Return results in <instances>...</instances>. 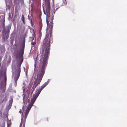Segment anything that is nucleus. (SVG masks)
Wrapping results in <instances>:
<instances>
[{"label": "nucleus", "instance_id": "obj_21", "mask_svg": "<svg viewBox=\"0 0 127 127\" xmlns=\"http://www.w3.org/2000/svg\"><path fill=\"white\" fill-rule=\"evenodd\" d=\"M30 101V100L29 99H28V102H29Z\"/></svg>", "mask_w": 127, "mask_h": 127}, {"label": "nucleus", "instance_id": "obj_24", "mask_svg": "<svg viewBox=\"0 0 127 127\" xmlns=\"http://www.w3.org/2000/svg\"><path fill=\"white\" fill-rule=\"evenodd\" d=\"M29 16H28V19L29 20L30 19V18L29 17Z\"/></svg>", "mask_w": 127, "mask_h": 127}, {"label": "nucleus", "instance_id": "obj_3", "mask_svg": "<svg viewBox=\"0 0 127 127\" xmlns=\"http://www.w3.org/2000/svg\"><path fill=\"white\" fill-rule=\"evenodd\" d=\"M50 79H48L46 82H45L41 86L39 87V88L37 89L36 92L34 95H33L32 97L31 98V101L30 104L33 105L36 99L39 95L43 89L50 82Z\"/></svg>", "mask_w": 127, "mask_h": 127}, {"label": "nucleus", "instance_id": "obj_7", "mask_svg": "<svg viewBox=\"0 0 127 127\" xmlns=\"http://www.w3.org/2000/svg\"><path fill=\"white\" fill-rule=\"evenodd\" d=\"M23 102L24 103V105L25 102V96L26 95V92H25V89L24 88L23 89ZM22 110L23 112L24 111V105L22 107Z\"/></svg>", "mask_w": 127, "mask_h": 127}, {"label": "nucleus", "instance_id": "obj_18", "mask_svg": "<svg viewBox=\"0 0 127 127\" xmlns=\"http://www.w3.org/2000/svg\"><path fill=\"white\" fill-rule=\"evenodd\" d=\"M31 23L32 25L33 24V23L32 22V20H31Z\"/></svg>", "mask_w": 127, "mask_h": 127}, {"label": "nucleus", "instance_id": "obj_22", "mask_svg": "<svg viewBox=\"0 0 127 127\" xmlns=\"http://www.w3.org/2000/svg\"><path fill=\"white\" fill-rule=\"evenodd\" d=\"M30 89H31V88H30V87H29L28 88V90L29 91V90H30Z\"/></svg>", "mask_w": 127, "mask_h": 127}, {"label": "nucleus", "instance_id": "obj_25", "mask_svg": "<svg viewBox=\"0 0 127 127\" xmlns=\"http://www.w3.org/2000/svg\"><path fill=\"white\" fill-rule=\"evenodd\" d=\"M58 9V8H56V10L57 9Z\"/></svg>", "mask_w": 127, "mask_h": 127}, {"label": "nucleus", "instance_id": "obj_14", "mask_svg": "<svg viewBox=\"0 0 127 127\" xmlns=\"http://www.w3.org/2000/svg\"><path fill=\"white\" fill-rule=\"evenodd\" d=\"M62 5H65L66 4L67 2L66 0H63Z\"/></svg>", "mask_w": 127, "mask_h": 127}, {"label": "nucleus", "instance_id": "obj_9", "mask_svg": "<svg viewBox=\"0 0 127 127\" xmlns=\"http://www.w3.org/2000/svg\"><path fill=\"white\" fill-rule=\"evenodd\" d=\"M12 102L13 99L12 98L10 97V99L9 100V105H8V106L7 107V108L8 109H10V107H11L12 104Z\"/></svg>", "mask_w": 127, "mask_h": 127}, {"label": "nucleus", "instance_id": "obj_19", "mask_svg": "<svg viewBox=\"0 0 127 127\" xmlns=\"http://www.w3.org/2000/svg\"><path fill=\"white\" fill-rule=\"evenodd\" d=\"M43 12H44V13L45 14H46V12H45V10H44V9H43Z\"/></svg>", "mask_w": 127, "mask_h": 127}, {"label": "nucleus", "instance_id": "obj_2", "mask_svg": "<svg viewBox=\"0 0 127 127\" xmlns=\"http://www.w3.org/2000/svg\"><path fill=\"white\" fill-rule=\"evenodd\" d=\"M21 53L22 55H23V52H21L18 51H15L14 53V55L16 59L19 58H20V61L17 63V64L15 65L14 67H12V68L13 75H15L14 80L15 87L16 86L17 81L20 76L21 72V65L23 61V58L21 57Z\"/></svg>", "mask_w": 127, "mask_h": 127}, {"label": "nucleus", "instance_id": "obj_23", "mask_svg": "<svg viewBox=\"0 0 127 127\" xmlns=\"http://www.w3.org/2000/svg\"><path fill=\"white\" fill-rule=\"evenodd\" d=\"M26 74L27 76V72L26 71Z\"/></svg>", "mask_w": 127, "mask_h": 127}, {"label": "nucleus", "instance_id": "obj_16", "mask_svg": "<svg viewBox=\"0 0 127 127\" xmlns=\"http://www.w3.org/2000/svg\"><path fill=\"white\" fill-rule=\"evenodd\" d=\"M23 84L24 85V86L23 87V88H24V87L25 86L26 84H25V82H24L23 83Z\"/></svg>", "mask_w": 127, "mask_h": 127}, {"label": "nucleus", "instance_id": "obj_1", "mask_svg": "<svg viewBox=\"0 0 127 127\" xmlns=\"http://www.w3.org/2000/svg\"><path fill=\"white\" fill-rule=\"evenodd\" d=\"M45 8L46 11V23L47 27L46 30V37L44 39L42 46L41 50V54L40 57L39 68L37 70L36 63L35 61L34 70L33 75V85L31 89V95L33 93L36 87L40 84L44 74L45 68L47 66L48 55L50 52V41L52 32L53 26L52 17L50 16V1H45Z\"/></svg>", "mask_w": 127, "mask_h": 127}, {"label": "nucleus", "instance_id": "obj_27", "mask_svg": "<svg viewBox=\"0 0 127 127\" xmlns=\"http://www.w3.org/2000/svg\"><path fill=\"white\" fill-rule=\"evenodd\" d=\"M24 70H25V68L24 67Z\"/></svg>", "mask_w": 127, "mask_h": 127}, {"label": "nucleus", "instance_id": "obj_6", "mask_svg": "<svg viewBox=\"0 0 127 127\" xmlns=\"http://www.w3.org/2000/svg\"><path fill=\"white\" fill-rule=\"evenodd\" d=\"M11 28V25H8L3 29V31L6 33H8L10 32Z\"/></svg>", "mask_w": 127, "mask_h": 127}, {"label": "nucleus", "instance_id": "obj_17", "mask_svg": "<svg viewBox=\"0 0 127 127\" xmlns=\"http://www.w3.org/2000/svg\"><path fill=\"white\" fill-rule=\"evenodd\" d=\"M14 0V1H16L17 0ZM21 1L22 2V3L23 2V0H21Z\"/></svg>", "mask_w": 127, "mask_h": 127}, {"label": "nucleus", "instance_id": "obj_20", "mask_svg": "<svg viewBox=\"0 0 127 127\" xmlns=\"http://www.w3.org/2000/svg\"><path fill=\"white\" fill-rule=\"evenodd\" d=\"M19 112L20 113H22V110L21 109H20V111H19Z\"/></svg>", "mask_w": 127, "mask_h": 127}, {"label": "nucleus", "instance_id": "obj_12", "mask_svg": "<svg viewBox=\"0 0 127 127\" xmlns=\"http://www.w3.org/2000/svg\"><path fill=\"white\" fill-rule=\"evenodd\" d=\"M33 33L32 34V37H31V38L32 40H33L34 39V37L35 36V33L34 31V30H33Z\"/></svg>", "mask_w": 127, "mask_h": 127}, {"label": "nucleus", "instance_id": "obj_13", "mask_svg": "<svg viewBox=\"0 0 127 127\" xmlns=\"http://www.w3.org/2000/svg\"><path fill=\"white\" fill-rule=\"evenodd\" d=\"M35 44H36V42L35 41L32 42H31L32 48L35 45Z\"/></svg>", "mask_w": 127, "mask_h": 127}, {"label": "nucleus", "instance_id": "obj_10", "mask_svg": "<svg viewBox=\"0 0 127 127\" xmlns=\"http://www.w3.org/2000/svg\"><path fill=\"white\" fill-rule=\"evenodd\" d=\"M42 24L41 22H40L39 23V29H40V31H41V30L42 28Z\"/></svg>", "mask_w": 127, "mask_h": 127}, {"label": "nucleus", "instance_id": "obj_5", "mask_svg": "<svg viewBox=\"0 0 127 127\" xmlns=\"http://www.w3.org/2000/svg\"><path fill=\"white\" fill-rule=\"evenodd\" d=\"M4 80H2L1 81L0 83V88L1 89L4 90L6 88V73L4 72Z\"/></svg>", "mask_w": 127, "mask_h": 127}, {"label": "nucleus", "instance_id": "obj_4", "mask_svg": "<svg viewBox=\"0 0 127 127\" xmlns=\"http://www.w3.org/2000/svg\"><path fill=\"white\" fill-rule=\"evenodd\" d=\"M32 106L33 105L30 104L28 105L26 109V111L25 112V115L24 116H23V113H22L21 122L20 125L19 127H21L22 126V127H25V124L26 119L27 118L29 112Z\"/></svg>", "mask_w": 127, "mask_h": 127}, {"label": "nucleus", "instance_id": "obj_8", "mask_svg": "<svg viewBox=\"0 0 127 127\" xmlns=\"http://www.w3.org/2000/svg\"><path fill=\"white\" fill-rule=\"evenodd\" d=\"M5 1L6 6V10H9L10 8V2L11 0H5Z\"/></svg>", "mask_w": 127, "mask_h": 127}, {"label": "nucleus", "instance_id": "obj_26", "mask_svg": "<svg viewBox=\"0 0 127 127\" xmlns=\"http://www.w3.org/2000/svg\"><path fill=\"white\" fill-rule=\"evenodd\" d=\"M7 36H6V38L7 39Z\"/></svg>", "mask_w": 127, "mask_h": 127}, {"label": "nucleus", "instance_id": "obj_15", "mask_svg": "<svg viewBox=\"0 0 127 127\" xmlns=\"http://www.w3.org/2000/svg\"><path fill=\"white\" fill-rule=\"evenodd\" d=\"M11 124L10 123H8V122L7 123V127H9L10 125Z\"/></svg>", "mask_w": 127, "mask_h": 127}, {"label": "nucleus", "instance_id": "obj_11", "mask_svg": "<svg viewBox=\"0 0 127 127\" xmlns=\"http://www.w3.org/2000/svg\"><path fill=\"white\" fill-rule=\"evenodd\" d=\"M21 20L22 21L23 23L24 24H25V18L23 15H22V18H21Z\"/></svg>", "mask_w": 127, "mask_h": 127}]
</instances>
